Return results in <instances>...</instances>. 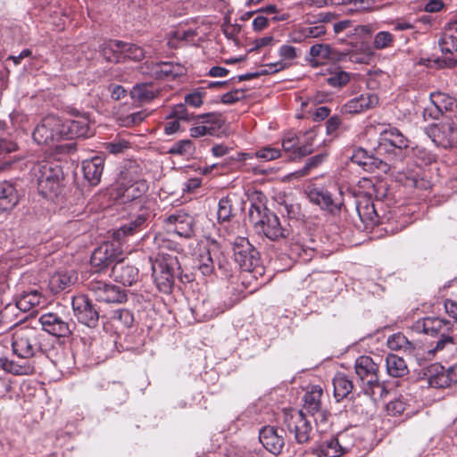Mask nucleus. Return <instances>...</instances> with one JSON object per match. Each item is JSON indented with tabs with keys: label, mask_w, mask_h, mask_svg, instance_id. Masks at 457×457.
<instances>
[{
	"label": "nucleus",
	"mask_w": 457,
	"mask_h": 457,
	"mask_svg": "<svg viewBox=\"0 0 457 457\" xmlns=\"http://www.w3.org/2000/svg\"><path fill=\"white\" fill-rule=\"evenodd\" d=\"M215 263L217 264L218 270L220 271L222 276L230 277L232 275V270L228 260L220 253L216 250Z\"/></svg>",
	"instance_id": "nucleus-55"
},
{
	"label": "nucleus",
	"mask_w": 457,
	"mask_h": 457,
	"mask_svg": "<svg viewBox=\"0 0 457 457\" xmlns=\"http://www.w3.org/2000/svg\"><path fill=\"white\" fill-rule=\"evenodd\" d=\"M406 408V403L401 399H395L386 404V411L389 415L397 416L402 414Z\"/></svg>",
	"instance_id": "nucleus-62"
},
{
	"label": "nucleus",
	"mask_w": 457,
	"mask_h": 457,
	"mask_svg": "<svg viewBox=\"0 0 457 457\" xmlns=\"http://www.w3.org/2000/svg\"><path fill=\"white\" fill-rule=\"evenodd\" d=\"M121 52L123 55V62L127 59L131 61H141L145 54L144 49L139 46L125 42H123Z\"/></svg>",
	"instance_id": "nucleus-48"
},
{
	"label": "nucleus",
	"mask_w": 457,
	"mask_h": 457,
	"mask_svg": "<svg viewBox=\"0 0 457 457\" xmlns=\"http://www.w3.org/2000/svg\"><path fill=\"white\" fill-rule=\"evenodd\" d=\"M249 220L258 233H262L272 241L285 238L289 235V230L281 226L278 217L263 204H251Z\"/></svg>",
	"instance_id": "nucleus-5"
},
{
	"label": "nucleus",
	"mask_w": 457,
	"mask_h": 457,
	"mask_svg": "<svg viewBox=\"0 0 457 457\" xmlns=\"http://www.w3.org/2000/svg\"><path fill=\"white\" fill-rule=\"evenodd\" d=\"M44 302L45 298L42 294L38 290L33 289L22 292L17 296L15 304H8L6 307H13V312L20 310L26 312L44 303Z\"/></svg>",
	"instance_id": "nucleus-30"
},
{
	"label": "nucleus",
	"mask_w": 457,
	"mask_h": 457,
	"mask_svg": "<svg viewBox=\"0 0 457 457\" xmlns=\"http://www.w3.org/2000/svg\"><path fill=\"white\" fill-rule=\"evenodd\" d=\"M374 57L375 53L366 43H361L358 50L350 54V60L356 63L369 64L374 60Z\"/></svg>",
	"instance_id": "nucleus-43"
},
{
	"label": "nucleus",
	"mask_w": 457,
	"mask_h": 457,
	"mask_svg": "<svg viewBox=\"0 0 457 457\" xmlns=\"http://www.w3.org/2000/svg\"><path fill=\"white\" fill-rule=\"evenodd\" d=\"M395 146L398 158H404V150L409 146L407 137L396 128L389 127L380 132L379 149L386 150V147Z\"/></svg>",
	"instance_id": "nucleus-20"
},
{
	"label": "nucleus",
	"mask_w": 457,
	"mask_h": 457,
	"mask_svg": "<svg viewBox=\"0 0 457 457\" xmlns=\"http://www.w3.org/2000/svg\"><path fill=\"white\" fill-rule=\"evenodd\" d=\"M412 329L418 333H424L432 337H438L437 341L428 350L429 355L435 356L446 351L457 349L455 337L453 335V324L440 317H424L412 325Z\"/></svg>",
	"instance_id": "nucleus-2"
},
{
	"label": "nucleus",
	"mask_w": 457,
	"mask_h": 457,
	"mask_svg": "<svg viewBox=\"0 0 457 457\" xmlns=\"http://www.w3.org/2000/svg\"><path fill=\"white\" fill-rule=\"evenodd\" d=\"M387 374L394 378H403L409 373L408 366L403 358L391 353L386 358Z\"/></svg>",
	"instance_id": "nucleus-37"
},
{
	"label": "nucleus",
	"mask_w": 457,
	"mask_h": 457,
	"mask_svg": "<svg viewBox=\"0 0 457 457\" xmlns=\"http://www.w3.org/2000/svg\"><path fill=\"white\" fill-rule=\"evenodd\" d=\"M42 331L58 337H69L74 328V324L68 322L62 316L54 312L42 314L39 318Z\"/></svg>",
	"instance_id": "nucleus-19"
},
{
	"label": "nucleus",
	"mask_w": 457,
	"mask_h": 457,
	"mask_svg": "<svg viewBox=\"0 0 457 457\" xmlns=\"http://www.w3.org/2000/svg\"><path fill=\"white\" fill-rule=\"evenodd\" d=\"M129 148V143L124 139H116L105 144V150L112 154H122Z\"/></svg>",
	"instance_id": "nucleus-56"
},
{
	"label": "nucleus",
	"mask_w": 457,
	"mask_h": 457,
	"mask_svg": "<svg viewBox=\"0 0 457 457\" xmlns=\"http://www.w3.org/2000/svg\"><path fill=\"white\" fill-rule=\"evenodd\" d=\"M284 435L282 428L265 426L259 431V440L269 453L278 455L285 445Z\"/></svg>",
	"instance_id": "nucleus-21"
},
{
	"label": "nucleus",
	"mask_w": 457,
	"mask_h": 457,
	"mask_svg": "<svg viewBox=\"0 0 457 457\" xmlns=\"http://www.w3.org/2000/svg\"><path fill=\"white\" fill-rule=\"evenodd\" d=\"M395 37L388 31H379L374 36L373 46L377 50H382L391 47L394 44Z\"/></svg>",
	"instance_id": "nucleus-51"
},
{
	"label": "nucleus",
	"mask_w": 457,
	"mask_h": 457,
	"mask_svg": "<svg viewBox=\"0 0 457 457\" xmlns=\"http://www.w3.org/2000/svg\"><path fill=\"white\" fill-rule=\"evenodd\" d=\"M454 31L448 30L445 32L439 41L438 45L443 54H453L457 51V34L453 35Z\"/></svg>",
	"instance_id": "nucleus-45"
},
{
	"label": "nucleus",
	"mask_w": 457,
	"mask_h": 457,
	"mask_svg": "<svg viewBox=\"0 0 457 457\" xmlns=\"http://www.w3.org/2000/svg\"><path fill=\"white\" fill-rule=\"evenodd\" d=\"M431 103L439 113L448 112L449 119L457 120V100L445 93L435 92L430 94Z\"/></svg>",
	"instance_id": "nucleus-31"
},
{
	"label": "nucleus",
	"mask_w": 457,
	"mask_h": 457,
	"mask_svg": "<svg viewBox=\"0 0 457 457\" xmlns=\"http://www.w3.org/2000/svg\"><path fill=\"white\" fill-rule=\"evenodd\" d=\"M12 129L8 127L5 121L0 120V162H2L1 169L12 168L20 159L16 157L2 155L12 153L18 149L17 144L12 139Z\"/></svg>",
	"instance_id": "nucleus-22"
},
{
	"label": "nucleus",
	"mask_w": 457,
	"mask_h": 457,
	"mask_svg": "<svg viewBox=\"0 0 457 457\" xmlns=\"http://www.w3.org/2000/svg\"><path fill=\"white\" fill-rule=\"evenodd\" d=\"M78 280L76 271L60 270L51 276L49 279V288L54 294H57L74 285Z\"/></svg>",
	"instance_id": "nucleus-32"
},
{
	"label": "nucleus",
	"mask_w": 457,
	"mask_h": 457,
	"mask_svg": "<svg viewBox=\"0 0 457 457\" xmlns=\"http://www.w3.org/2000/svg\"><path fill=\"white\" fill-rule=\"evenodd\" d=\"M310 55L312 56L310 62L312 66H317L319 60L325 61L330 58L331 47L327 44L313 45L310 49Z\"/></svg>",
	"instance_id": "nucleus-44"
},
{
	"label": "nucleus",
	"mask_w": 457,
	"mask_h": 457,
	"mask_svg": "<svg viewBox=\"0 0 457 457\" xmlns=\"http://www.w3.org/2000/svg\"><path fill=\"white\" fill-rule=\"evenodd\" d=\"M70 114L71 119L62 120L63 139L86 138L94 135L87 113L72 109Z\"/></svg>",
	"instance_id": "nucleus-10"
},
{
	"label": "nucleus",
	"mask_w": 457,
	"mask_h": 457,
	"mask_svg": "<svg viewBox=\"0 0 457 457\" xmlns=\"http://www.w3.org/2000/svg\"><path fill=\"white\" fill-rule=\"evenodd\" d=\"M196 118L198 120H201L204 125H207L209 127H215V131L218 129H220L223 124L221 115L216 112H208L201 114L196 116Z\"/></svg>",
	"instance_id": "nucleus-53"
},
{
	"label": "nucleus",
	"mask_w": 457,
	"mask_h": 457,
	"mask_svg": "<svg viewBox=\"0 0 457 457\" xmlns=\"http://www.w3.org/2000/svg\"><path fill=\"white\" fill-rule=\"evenodd\" d=\"M195 147L194 144L190 139H182L175 142L168 153L172 155H191L194 153Z\"/></svg>",
	"instance_id": "nucleus-49"
},
{
	"label": "nucleus",
	"mask_w": 457,
	"mask_h": 457,
	"mask_svg": "<svg viewBox=\"0 0 457 457\" xmlns=\"http://www.w3.org/2000/svg\"><path fill=\"white\" fill-rule=\"evenodd\" d=\"M36 178L39 194L45 197L56 195L63 179L62 167L53 162L42 161L34 163L31 168Z\"/></svg>",
	"instance_id": "nucleus-6"
},
{
	"label": "nucleus",
	"mask_w": 457,
	"mask_h": 457,
	"mask_svg": "<svg viewBox=\"0 0 457 457\" xmlns=\"http://www.w3.org/2000/svg\"><path fill=\"white\" fill-rule=\"evenodd\" d=\"M205 92L202 91H195L193 93L187 94L185 96V104H187L194 108L200 107L203 104V98Z\"/></svg>",
	"instance_id": "nucleus-63"
},
{
	"label": "nucleus",
	"mask_w": 457,
	"mask_h": 457,
	"mask_svg": "<svg viewBox=\"0 0 457 457\" xmlns=\"http://www.w3.org/2000/svg\"><path fill=\"white\" fill-rule=\"evenodd\" d=\"M378 104V97L375 94L367 93L349 100L341 107L345 114H356L375 107Z\"/></svg>",
	"instance_id": "nucleus-26"
},
{
	"label": "nucleus",
	"mask_w": 457,
	"mask_h": 457,
	"mask_svg": "<svg viewBox=\"0 0 457 457\" xmlns=\"http://www.w3.org/2000/svg\"><path fill=\"white\" fill-rule=\"evenodd\" d=\"M408 343L407 338L401 333L394 334L387 339V345L392 350H399Z\"/></svg>",
	"instance_id": "nucleus-60"
},
{
	"label": "nucleus",
	"mask_w": 457,
	"mask_h": 457,
	"mask_svg": "<svg viewBox=\"0 0 457 457\" xmlns=\"http://www.w3.org/2000/svg\"><path fill=\"white\" fill-rule=\"evenodd\" d=\"M234 261L242 271L253 273L254 277L263 273L260 265L259 253L245 237L237 238L233 245Z\"/></svg>",
	"instance_id": "nucleus-8"
},
{
	"label": "nucleus",
	"mask_w": 457,
	"mask_h": 457,
	"mask_svg": "<svg viewBox=\"0 0 457 457\" xmlns=\"http://www.w3.org/2000/svg\"><path fill=\"white\" fill-rule=\"evenodd\" d=\"M429 384L431 386L436 388H445L452 386L446 375L442 370L441 371H438L436 374L430 377Z\"/></svg>",
	"instance_id": "nucleus-58"
},
{
	"label": "nucleus",
	"mask_w": 457,
	"mask_h": 457,
	"mask_svg": "<svg viewBox=\"0 0 457 457\" xmlns=\"http://www.w3.org/2000/svg\"><path fill=\"white\" fill-rule=\"evenodd\" d=\"M356 212L363 224V229L372 231L376 227L379 228L384 222L377 212L375 204L367 195L358 197L356 201Z\"/></svg>",
	"instance_id": "nucleus-17"
},
{
	"label": "nucleus",
	"mask_w": 457,
	"mask_h": 457,
	"mask_svg": "<svg viewBox=\"0 0 457 457\" xmlns=\"http://www.w3.org/2000/svg\"><path fill=\"white\" fill-rule=\"evenodd\" d=\"M12 352L23 361L0 358V369L16 376L31 375L35 367L29 359L39 354H47L53 348L46 335L35 327L16 328L12 338Z\"/></svg>",
	"instance_id": "nucleus-1"
},
{
	"label": "nucleus",
	"mask_w": 457,
	"mask_h": 457,
	"mask_svg": "<svg viewBox=\"0 0 457 457\" xmlns=\"http://www.w3.org/2000/svg\"><path fill=\"white\" fill-rule=\"evenodd\" d=\"M351 161L361 167L364 170L372 172L375 170H381L386 171L390 164H387L386 161H383L371 154L364 148H357L353 151Z\"/></svg>",
	"instance_id": "nucleus-24"
},
{
	"label": "nucleus",
	"mask_w": 457,
	"mask_h": 457,
	"mask_svg": "<svg viewBox=\"0 0 457 457\" xmlns=\"http://www.w3.org/2000/svg\"><path fill=\"white\" fill-rule=\"evenodd\" d=\"M71 305L74 315L80 323L89 328H96L98 325L99 312L87 295L74 296Z\"/></svg>",
	"instance_id": "nucleus-13"
},
{
	"label": "nucleus",
	"mask_w": 457,
	"mask_h": 457,
	"mask_svg": "<svg viewBox=\"0 0 457 457\" xmlns=\"http://www.w3.org/2000/svg\"><path fill=\"white\" fill-rule=\"evenodd\" d=\"M318 449L322 457H340L345 452L338 439L334 437L323 442Z\"/></svg>",
	"instance_id": "nucleus-42"
},
{
	"label": "nucleus",
	"mask_w": 457,
	"mask_h": 457,
	"mask_svg": "<svg viewBox=\"0 0 457 457\" xmlns=\"http://www.w3.org/2000/svg\"><path fill=\"white\" fill-rule=\"evenodd\" d=\"M112 319L120 321L127 328L130 327L134 321L133 314L127 309L115 310Z\"/></svg>",
	"instance_id": "nucleus-57"
},
{
	"label": "nucleus",
	"mask_w": 457,
	"mask_h": 457,
	"mask_svg": "<svg viewBox=\"0 0 457 457\" xmlns=\"http://www.w3.org/2000/svg\"><path fill=\"white\" fill-rule=\"evenodd\" d=\"M62 119L48 115L41 120L33 130L32 137L37 145H51L63 139Z\"/></svg>",
	"instance_id": "nucleus-9"
},
{
	"label": "nucleus",
	"mask_w": 457,
	"mask_h": 457,
	"mask_svg": "<svg viewBox=\"0 0 457 457\" xmlns=\"http://www.w3.org/2000/svg\"><path fill=\"white\" fill-rule=\"evenodd\" d=\"M123 42L120 40H109L104 42L100 46V51L103 57L109 62H122L123 55L121 47Z\"/></svg>",
	"instance_id": "nucleus-36"
},
{
	"label": "nucleus",
	"mask_w": 457,
	"mask_h": 457,
	"mask_svg": "<svg viewBox=\"0 0 457 457\" xmlns=\"http://www.w3.org/2000/svg\"><path fill=\"white\" fill-rule=\"evenodd\" d=\"M350 80L349 73L337 70L335 72H332L327 79V83L336 88L342 87L345 86Z\"/></svg>",
	"instance_id": "nucleus-52"
},
{
	"label": "nucleus",
	"mask_w": 457,
	"mask_h": 457,
	"mask_svg": "<svg viewBox=\"0 0 457 457\" xmlns=\"http://www.w3.org/2000/svg\"><path fill=\"white\" fill-rule=\"evenodd\" d=\"M301 144V137L292 131L287 132L282 138V148L290 154L292 160L301 159L312 154L311 145Z\"/></svg>",
	"instance_id": "nucleus-25"
},
{
	"label": "nucleus",
	"mask_w": 457,
	"mask_h": 457,
	"mask_svg": "<svg viewBox=\"0 0 457 457\" xmlns=\"http://www.w3.org/2000/svg\"><path fill=\"white\" fill-rule=\"evenodd\" d=\"M166 224L168 226H173L174 232L181 237L190 238L194 236L195 219L182 210L170 214L166 219Z\"/></svg>",
	"instance_id": "nucleus-23"
},
{
	"label": "nucleus",
	"mask_w": 457,
	"mask_h": 457,
	"mask_svg": "<svg viewBox=\"0 0 457 457\" xmlns=\"http://www.w3.org/2000/svg\"><path fill=\"white\" fill-rule=\"evenodd\" d=\"M194 115L189 113L186 108L185 104H179L173 106L170 113L167 116L168 119H175L177 120L189 121L194 119Z\"/></svg>",
	"instance_id": "nucleus-54"
},
{
	"label": "nucleus",
	"mask_w": 457,
	"mask_h": 457,
	"mask_svg": "<svg viewBox=\"0 0 457 457\" xmlns=\"http://www.w3.org/2000/svg\"><path fill=\"white\" fill-rule=\"evenodd\" d=\"M148 112L146 111H138L133 113L127 115L124 119L125 126H134L141 123L148 116Z\"/></svg>",
	"instance_id": "nucleus-61"
},
{
	"label": "nucleus",
	"mask_w": 457,
	"mask_h": 457,
	"mask_svg": "<svg viewBox=\"0 0 457 457\" xmlns=\"http://www.w3.org/2000/svg\"><path fill=\"white\" fill-rule=\"evenodd\" d=\"M148 184L140 178L139 167L135 162H129L120 171L116 179L115 191L117 198L122 203L139 202L147 192Z\"/></svg>",
	"instance_id": "nucleus-4"
},
{
	"label": "nucleus",
	"mask_w": 457,
	"mask_h": 457,
	"mask_svg": "<svg viewBox=\"0 0 457 457\" xmlns=\"http://www.w3.org/2000/svg\"><path fill=\"white\" fill-rule=\"evenodd\" d=\"M19 202L15 187L9 181H0V212L12 210Z\"/></svg>",
	"instance_id": "nucleus-33"
},
{
	"label": "nucleus",
	"mask_w": 457,
	"mask_h": 457,
	"mask_svg": "<svg viewBox=\"0 0 457 457\" xmlns=\"http://www.w3.org/2000/svg\"><path fill=\"white\" fill-rule=\"evenodd\" d=\"M143 73L155 79L170 81L184 75L185 69L182 65L170 62H146L143 67Z\"/></svg>",
	"instance_id": "nucleus-15"
},
{
	"label": "nucleus",
	"mask_w": 457,
	"mask_h": 457,
	"mask_svg": "<svg viewBox=\"0 0 457 457\" xmlns=\"http://www.w3.org/2000/svg\"><path fill=\"white\" fill-rule=\"evenodd\" d=\"M327 155L325 154H319L314 156L308 158L305 162L304 166L292 173L291 176L295 178H301L308 175L310 171L318 166H320L326 159Z\"/></svg>",
	"instance_id": "nucleus-46"
},
{
	"label": "nucleus",
	"mask_w": 457,
	"mask_h": 457,
	"mask_svg": "<svg viewBox=\"0 0 457 457\" xmlns=\"http://www.w3.org/2000/svg\"><path fill=\"white\" fill-rule=\"evenodd\" d=\"M253 156L263 162H269L279 158L281 153L279 149L268 145L258 149L254 154L237 153V155L233 157V160L245 162L247 159H252Z\"/></svg>",
	"instance_id": "nucleus-34"
},
{
	"label": "nucleus",
	"mask_w": 457,
	"mask_h": 457,
	"mask_svg": "<svg viewBox=\"0 0 457 457\" xmlns=\"http://www.w3.org/2000/svg\"><path fill=\"white\" fill-rule=\"evenodd\" d=\"M355 373L362 383L363 391L370 396L387 394L385 384L379 380L378 364L368 355L359 356L354 363Z\"/></svg>",
	"instance_id": "nucleus-7"
},
{
	"label": "nucleus",
	"mask_w": 457,
	"mask_h": 457,
	"mask_svg": "<svg viewBox=\"0 0 457 457\" xmlns=\"http://www.w3.org/2000/svg\"><path fill=\"white\" fill-rule=\"evenodd\" d=\"M290 245L291 256L298 258L303 262H307L314 256V248L304 245L299 239H293Z\"/></svg>",
	"instance_id": "nucleus-41"
},
{
	"label": "nucleus",
	"mask_w": 457,
	"mask_h": 457,
	"mask_svg": "<svg viewBox=\"0 0 457 457\" xmlns=\"http://www.w3.org/2000/svg\"><path fill=\"white\" fill-rule=\"evenodd\" d=\"M267 69L262 71L261 72H249L245 74L239 75L237 77L238 81L250 80L257 78L262 74L274 73L285 69L286 65L282 62H278L274 63H269L266 65Z\"/></svg>",
	"instance_id": "nucleus-50"
},
{
	"label": "nucleus",
	"mask_w": 457,
	"mask_h": 457,
	"mask_svg": "<svg viewBox=\"0 0 457 457\" xmlns=\"http://www.w3.org/2000/svg\"><path fill=\"white\" fill-rule=\"evenodd\" d=\"M368 197H374L378 201H383L387 195V188L386 185L379 183L377 185H372L371 189L368 192Z\"/></svg>",
	"instance_id": "nucleus-64"
},
{
	"label": "nucleus",
	"mask_w": 457,
	"mask_h": 457,
	"mask_svg": "<svg viewBox=\"0 0 457 457\" xmlns=\"http://www.w3.org/2000/svg\"><path fill=\"white\" fill-rule=\"evenodd\" d=\"M323 395L322 388L320 386H314L312 387V390L307 392L303 396V410L312 415L320 409L321 406V396Z\"/></svg>",
	"instance_id": "nucleus-40"
},
{
	"label": "nucleus",
	"mask_w": 457,
	"mask_h": 457,
	"mask_svg": "<svg viewBox=\"0 0 457 457\" xmlns=\"http://www.w3.org/2000/svg\"><path fill=\"white\" fill-rule=\"evenodd\" d=\"M233 214L232 201L228 197H222L218 204L217 217L220 222L229 221Z\"/></svg>",
	"instance_id": "nucleus-47"
},
{
	"label": "nucleus",
	"mask_w": 457,
	"mask_h": 457,
	"mask_svg": "<svg viewBox=\"0 0 457 457\" xmlns=\"http://www.w3.org/2000/svg\"><path fill=\"white\" fill-rule=\"evenodd\" d=\"M129 95L134 101L147 104L157 96L158 90L152 83H138L132 87Z\"/></svg>",
	"instance_id": "nucleus-35"
},
{
	"label": "nucleus",
	"mask_w": 457,
	"mask_h": 457,
	"mask_svg": "<svg viewBox=\"0 0 457 457\" xmlns=\"http://www.w3.org/2000/svg\"><path fill=\"white\" fill-rule=\"evenodd\" d=\"M216 250L204 248L200 251L196 262L197 268L203 275H211L215 269Z\"/></svg>",
	"instance_id": "nucleus-39"
},
{
	"label": "nucleus",
	"mask_w": 457,
	"mask_h": 457,
	"mask_svg": "<svg viewBox=\"0 0 457 457\" xmlns=\"http://www.w3.org/2000/svg\"><path fill=\"white\" fill-rule=\"evenodd\" d=\"M245 98V91L236 89L227 92L221 96L220 101L225 104H232Z\"/></svg>",
	"instance_id": "nucleus-59"
},
{
	"label": "nucleus",
	"mask_w": 457,
	"mask_h": 457,
	"mask_svg": "<svg viewBox=\"0 0 457 457\" xmlns=\"http://www.w3.org/2000/svg\"><path fill=\"white\" fill-rule=\"evenodd\" d=\"M287 427L290 433L294 434L298 444H306L312 438V427L306 419L303 411H295L286 418Z\"/></svg>",
	"instance_id": "nucleus-18"
},
{
	"label": "nucleus",
	"mask_w": 457,
	"mask_h": 457,
	"mask_svg": "<svg viewBox=\"0 0 457 457\" xmlns=\"http://www.w3.org/2000/svg\"><path fill=\"white\" fill-rule=\"evenodd\" d=\"M308 197L312 203L333 214L340 212L344 206L341 189L336 195H333L327 189L313 188L309 192Z\"/></svg>",
	"instance_id": "nucleus-14"
},
{
	"label": "nucleus",
	"mask_w": 457,
	"mask_h": 457,
	"mask_svg": "<svg viewBox=\"0 0 457 457\" xmlns=\"http://www.w3.org/2000/svg\"><path fill=\"white\" fill-rule=\"evenodd\" d=\"M426 131L437 146L448 148L457 145V123L453 119L431 125Z\"/></svg>",
	"instance_id": "nucleus-11"
},
{
	"label": "nucleus",
	"mask_w": 457,
	"mask_h": 457,
	"mask_svg": "<svg viewBox=\"0 0 457 457\" xmlns=\"http://www.w3.org/2000/svg\"><path fill=\"white\" fill-rule=\"evenodd\" d=\"M334 396L337 402L345 398L353 389V381L345 373H337L333 378Z\"/></svg>",
	"instance_id": "nucleus-38"
},
{
	"label": "nucleus",
	"mask_w": 457,
	"mask_h": 457,
	"mask_svg": "<svg viewBox=\"0 0 457 457\" xmlns=\"http://www.w3.org/2000/svg\"><path fill=\"white\" fill-rule=\"evenodd\" d=\"M111 277L114 281L130 287L138 280L139 271L135 266L119 261L112 266Z\"/></svg>",
	"instance_id": "nucleus-27"
},
{
	"label": "nucleus",
	"mask_w": 457,
	"mask_h": 457,
	"mask_svg": "<svg viewBox=\"0 0 457 457\" xmlns=\"http://www.w3.org/2000/svg\"><path fill=\"white\" fill-rule=\"evenodd\" d=\"M152 262V271L159 291L169 294L171 292L175 278L182 283L189 282L188 275H182L178 256L173 253L160 252Z\"/></svg>",
	"instance_id": "nucleus-3"
},
{
	"label": "nucleus",
	"mask_w": 457,
	"mask_h": 457,
	"mask_svg": "<svg viewBox=\"0 0 457 457\" xmlns=\"http://www.w3.org/2000/svg\"><path fill=\"white\" fill-rule=\"evenodd\" d=\"M134 209L138 211V213L132 216L130 220L115 231L114 237L120 240L122 237L132 236L147 226L148 220L151 217V212L148 208L142 205L139 202L133 204Z\"/></svg>",
	"instance_id": "nucleus-16"
},
{
	"label": "nucleus",
	"mask_w": 457,
	"mask_h": 457,
	"mask_svg": "<svg viewBox=\"0 0 457 457\" xmlns=\"http://www.w3.org/2000/svg\"><path fill=\"white\" fill-rule=\"evenodd\" d=\"M104 168V161L100 156H95L91 159L82 162V171L84 179L90 186H97L102 178Z\"/></svg>",
	"instance_id": "nucleus-29"
},
{
	"label": "nucleus",
	"mask_w": 457,
	"mask_h": 457,
	"mask_svg": "<svg viewBox=\"0 0 457 457\" xmlns=\"http://www.w3.org/2000/svg\"><path fill=\"white\" fill-rule=\"evenodd\" d=\"M87 288L98 302L122 303L127 301V295L124 290L103 280L96 278L90 280Z\"/></svg>",
	"instance_id": "nucleus-12"
},
{
	"label": "nucleus",
	"mask_w": 457,
	"mask_h": 457,
	"mask_svg": "<svg viewBox=\"0 0 457 457\" xmlns=\"http://www.w3.org/2000/svg\"><path fill=\"white\" fill-rule=\"evenodd\" d=\"M117 258L116 250L112 245H103L93 252L90 263L95 272H101L111 265Z\"/></svg>",
	"instance_id": "nucleus-28"
}]
</instances>
